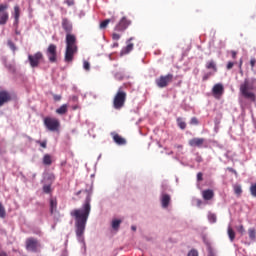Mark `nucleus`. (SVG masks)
I'll list each match as a JSON object with an SVG mask.
<instances>
[{
  "instance_id": "1",
  "label": "nucleus",
  "mask_w": 256,
  "mask_h": 256,
  "mask_svg": "<svg viewBox=\"0 0 256 256\" xmlns=\"http://www.w3.org/2000/svg\"><path fill=\"white\" fill-rule=\"evenodd\" d=\"M83 193L86 196L85 203L82 208L71 211V216L75 218L76 235L81 239L84 235L86 224L91 212V192L88 190L79 191L77 195Z\"/></svg>"
},
{
  "instance_id": "2",
  "label": "nucleus",
  "mask_w": 256,
  "mask_h": 256,
  "mask_svg": "<svg viewBox=\"0 0 256 256\" xmlns=\"http://www.w3.org/2000/svg\"><path fill=\"white\" fill-rule=\"evenodd\" d=\"M62 27L67 34L64 60L66 63H72L74 56L78 53L77 38L72 34L73 25L67 18H63Z\"/></svg>"
},
{
  "instance_id": "3",
  "label": "nucleus",
  "mask_w": 256,
  "mask_h": 256,
  "mask_svg": "<svg viewBox=\"0 0 256 256\" xmlns=\"http://www.w3.org/2000/svg\"><path fill=\"white\" fill-rule=\"evenodd\" d=\"M256 83V78H252L250 80L245 79L244 82L240 85L239 91L240 94L245 98L252 102H256V94L251 92L254 90V85Z\"/></svg>"
},
{
  "instance_id": "4",
  "label": "nucleus",
  "mask_w": 256,
  "mask_h": 256,
  "mask_svg": "<svg viewBox=\"0 0 256 256\" xmlns=\"http://www.w3.org/2000/svg\"><path fill=\"white\" fill-rule=\"evenodd\" d=\"M127 100V93L122 90V88L118 89V92H116V95H114V100L112 102V105L114 109L120 110L125 106V102Z\"/></svg>"
},
{
  "instance_id": "5",
  "label": "nucleus",
  "mask_w": 256,
  "mask_h": 256,
  "mask_svg": "<svg viewBox=\"0 0 256 256\" xmlns=\"http://www.w3.org/2000/svg\"><path fill=\"white\" fill-rule=\"evenodd\" d=\"M44 125L51 132H59L61 127L60 121L54 117L44 118Z\"/></svg>"
},
{
  "instance_id": "6",
  "label": "nucleus",
  "mask_w": 256,
  "mask_h": 256,
  "mask_svg": "<svg viewBox=\"0 0 256 256\" xmlns=\"http://www.w3.org/2000/svg\"><path fill=\"white\" fill-rule=\"evenodd\" d=\"M46 55L50 63H57L58 61L57 46L54 44H50L48 49L46 50Z\"/></svg>"
},
{
  "instance_id": "7",
  "label": "nucleus",
  "mask_w": 256,
  "mask_h": 256,
  "mask_svg": "<svg viewBox=\"0 0 256 256\" xmlns=\"http://www.w3.org/2000/svg\"><path fill=\"white\" fill-rule=\"evenodd\" d=\"M173 78V74L160 76L158 79H156V86L159 88H166L171 82H173Z\"/></svg>"
},
{
  "instance_id": "8",
  "label": "nucleus",
  "mask_w": 256,
  "mask_h": 256,
  "mask_svg": "<svg viewBox=\"0 0 256 256\" xmlns=\"http://www.w3.org/2000/svg\"><path fill=\"white\" fill-rule=\"evenodd\" d=\"M43 59H44V56L41 52H37L34 55L28 56V60L32 68H37Z\"/></svg>"
},
{
  "instance_id": "9",
  "label": "nucleus",
  "mask_w": 256,
  "mask_h": 256,
  "mask_svg": "<svg viewBox=\"0 0 256 256\" xmlns=\"http://www.w3.org/2000/svg\"><path fill=\"white\" fill-rule=\"evenodd\" d=\"M25 244L26 249L31 252H37L40 247L39 241L34 237L27 238Z\"/></svg>"
},
{
  "instance_id": "10",
  "label": "nucleus",
  "mask_w": 256,
  "mask_h": 256,
  "mask_svg": "<svg viewBox=\"0 0 256 256\" xmlns=\"http://www.w3.org/2000/svg\"><path fill=\"white\" fill-rule=\"evenodd\" d=\"M130 25L131 21L128 20L126 17H122V19H120V22L116 24V27H114V31L124 32Z\"/></svg>"
},
{
  "instance_id": "11",
  "label": "nucleus",
  "mask_w": 256,
  "mask_h": 256,
  "mask_svg": "<svg viewBox=\"0 0 256 256\" xmlns=\"http://www.w3.org/2000/svg\"><path fill=\"white\" fill-rule=\"evenodd\" d=\"M212 94L216 99H220L224 94V86L220 83L215 84L212 88Z\"/></svg>"
},
{
  "instance_id": "12",
  "label": "nucleus",
  "mask_w": 256,
  "mask_h": 256,
  "mask_svg": "<svg viewBox=\"0 0 256 256\" xmlns=\"http://www.w3.org/2000/svg\"><path fill=\"white\" fill-rule=\"evenodd\" d=\"M12 100V96L8 91H0V107L4 104L10 102Z\"/></svg>"
},
{
  "instance_id": "13",
  "label": "nucleus",
  "mask_w": 256,
  "mask_h": 256,
  "mask_svg": "<svg viewBox=\"0 0 256 256\" xmlns=\"http://www.w3.org/2000/svg\"><path fill=\"white\" fill-rule=\"evenodd\" d=\"M205 139L204 138H192L188 141V145L191 147L202 148L204 146Z\"/></svg>"
},
{
  "instance_id": "14",
  "label": "nucleus",
  "mask_w": 256,
  "mask_h": 256,
  "mask_svg": "<svg viewBox=\"0 0 256 256\" xmlns=\"http://www.w3.org/2000/svg\"><path fill=\"white\" fill-rule=\"evenodd\" d=\"M7 9V6L5 5H0V24L4 25L6 24L7 20H8V13L5 12V10Z\"/></svg>"
},
{
  "instance_id": "15",
  "label": "nucleus",
  "mask_w": 256,
  "mask_h": 256,
  "mask_svg": "<svg viewBox=\"0 0 256 256\" xmlns=\"http://www.w3.org/2000/svg\"><path fill=\"white\" fill-rule=\"evenodd\" d=\"M160 202L162 203V208H168L171 202V196L168 194H162V198L160 199Z\"/></svg>"
},
{
  "instance_id": "16",
  "label": "nucleus",
  "mask_w": 256,
  "mask_h": 256,
  "mask_svg": "<svg viewBox=\"0 0 256 256\" xmlns=\"http://www.w3.org/2000/svg\"><path fill=\"white\" fill-rule=\"evenodd\" d=\"M214 191L211 189H206L202 191V198L204 200H211L214 198Z\"/></svg>"
},
{
  "instance_id": "17",
  "label": "nucleus",
  "mask_w": 256,
  "mask_h": 256,
  "mask_svg": "<svg viewBox=\"0 0 256 256\" xmlns=\"http://www.w3.org/2000/svg\"><path fill=\"white\" fill-rule=\"evenodd\" d=\"M112 139H114L115 143L118 145H125L127 143V141L124 138H122L120 135L116 133H112Z\"/></svg>"
},
{
  "instance_id": "18",
  "label": "nucleus",
  "mask_w": 256,
  "mask_h": 256,
  "mask_svg": "<svg viewBox=\"0 0 256 256\" xmlns=\"http://www.w3.org/2000/svg\"><path fill=\"white\" fill-rule=\"evenodd\" d=\"M227 234H228L229 240L231 242H233L236 238V233H235V231L233 230V228L231 226H228Z\"/></svg>"
},
{
  "instance_id": "19",
  "label": "nucleus",
  "mask_w": 256,
  "mask_h": 256,
  "mask_svg": "<svg viewBox=\"0 0 256 256\" xmlns=\"http://www.w3.org/2000/svg\"><path fill=\"white\" fill-rule=\"evenodd\" d=\"M67 112H68V105L67 104L62 105L60 108H58L56 110V113L59 114V115H64Z\"/></svg>"
},
{
  "instance_id": "20",
  "label": "nucleus",
  "mask_w": 256,
  "mask_h": 256,
  "mask_svg": "<svg viewBox=\"0 0 256 256\" xmlns=\"http://www.w3.org/2000/svg\"><path fill=\"white\" fill-rule=\"evenodd\" d=\"M176 123H177V126H178L181 130L186 129V127H187V124H186V122L183 120V118H177V119H176Z\"/></svg>"
},
{
  "instance_id": "21",
  "label": "nucleus",
  "mask_w": 256,
  "mask_h": 256,
  "mask_svg": "<svg viewBox=\"0 0 256 256\" xmlns=\"http://www.w3.org/2000/svg\"><path fill=\"white\" fill-rule=\"evenodd\" d=\"M248 236L251 241H256V229L255 228H249L248 229Z\"/></svg>"
},
{
  "instance_id": "22",
  "label": "nucleus",
  "mask_w": 256,
  "mask_h": 256,
  "mask_svg": "<svg viewBox=\"0 0 256 256\" xmlns=\"http://www.w3.org/2000/svg\"><path fill=\"white\" fill-rule=\"evenodd\" d=\"M57 210V200L51 199L50 200V211L53 214Z\"/></svg>"
},
{
  "instance_id": "23",
  "label": "nucleus",
  "mask_w": 256,
  "mask_h": 256,
  "mask_svg": "<svg viewBox=\"0 0 256 256\" xmlns=\"http://www.w3.org/2000/svg\"><path fill=\"white\" fill-rule=\"evenodd\" d=\"M134 48V44L130 43L126 45V48L122 49V54H129Z\"/></svg>"
},
{
  "instance_id": "24",
  "label": "nucleus",
  "mask_w": 256,
  "mask_h": 256,
  "mask_svg": "<svg viewBox=\"0 0 256 256\" xmlns=\"http://www.w3.org/2000/svg\"><path fill=\"white\" fill-rule=\"evenodd\" d=\"M206 69H212L213 71L217 72V66L214 61L207 62Z\"/></svg>"
},
{
  "instance_id": "25",
  "label": "nucleus",
  "mask_w": 256,
  "mask_h": 256,
  "mask_svg": "<svg viewBox=\"0 0 256 256\" xmlns=\"http://www.w3.org/2000/svg\"><path fill=\"white\" fill-rule=\"evenodd\" d=\"M233 190H234L235 195H237L238 197L241 196V194L243 192L242 187L240 185H234Z\"/></svg>"
},
{
  "instance_id": "26",
  "label": "nucleus",
  "mask_w": 256,
  "mask_h": 256,
  "mask_svg": "<svg viewBox=\"0 0 256 256\" xmlns=\"http://www.w3.org/2000/svg\"><path fill=\"white\" fill-rule=\"evenodd\" d=\"M14 17H15V21L18 23L19 18H20V8H19V6L14 7Z\"/></svg>"
},
{
  "instance_id": "27",
  "label": "nucleus",
  "mask_w": 256,
  "mask_h": 256,
  "mask_svg": "<svg viewBox=\"0 0 256 256\" xmlns=\"http://www.w3.org/2000/svg\"><path fill=\"white\" fill-rule=\"evenodd\" d=\"M43 163L50 166L52 164V158L49 154H46L43 158Z\"/></svg>"
},
{
  "instance_id": "28",
  "label": "nucleus",
  "mask_w": 256,
  "mask_h": 256,
  "mask_svg": "<svg viewBox=\"0 0 256 256\" xmlns=\"http://www.w3.org/2000/svg\"><path fill=\"white\" fill-rule=\"evenodd\" d=\"M6 217V209L3 206V204L0 202V218H5Z\"/></svg>"
},
{
  "instance_id": "29",
  "label": "nucleus",
  "mask_w": 256,
  "mask_h": 256,
  "mask_svg": "<svg viewBox=\"0 0 256 256\" xmlns=\"http://www.w3.org/2000/svg\"><path fill=\"white\" fill-rule=\"evenodd\" d=\"M120 224H121V220H114L112 221V228H114V230H117Z\"/></svg>"
},
{
  "instance_id": "30",
  "label": "nucleus",
  "mask_w": 256,
  "mask_h": 256,
  "mask_svg": "<svg viewBox=\"0 0 256 256\" xmlns=\"http://www.w3.org/2000/svg\"><path fill=\"white\" fill-rule=\"evenodd\" d=\"M208 220H209V222H211V223H216V221H217V216H216L215 214H209V215H208Z\"/></svg>"
},
{
  "instance_id": "31",
  "label": "nucleus",
  "mask_w": 256,
  "mask_h": 256,
  "mask_svg": "<svg viewBox=\"0 0 256 256\" xmlns=\"http://www.w3.org/2000/svg\"><path fill=\"white\" fill-rule=\"evenodd\" d=\"M250 193L252 196L256 197V183L250 186Z\"/></svg>"
},
{
  "instance_id": "32",
  "label": "nucleus",
  "mask_w": 256,
  "mask_h": 256,
  "mask_svg": "<svg viewBox=\"0 0 256 256\" xmlns=\"http://www.w3.org/2000/svg\"><path fill=\"white\" fill-rule=\"evenodd\" d=\"M255 66H256V58L252 57V58L250 59L251 71H254Z\"/></svg>"
},
{
  "instance_id": "33",
  "label": "nucleus",
  "mask_w": 256,
  "mask_h": 256,
  "mask_svg": "<svg viewBox=\"0 0 256 256\" xmlns=\"http://www.w3.org/2000/svg\"><path fill=\"white\" fill-rule=\"evenodd\" d=\"M237 232H239L241 235L245 233V228L243 225H239L236 227Z\"/></svg>"
},
{
  "instance_id": "34",
  "label": "nucleus",
  "mask_w": 256,
  "mask_h": 256,
  "mask_svg": "<svg viewBox=\"0 0 256 256\" xmlns=\"http://www.w3.org/2000/svg\"><path fill=\"white\" fill-rule=\"evenodd\" d=\"M110 21L107 19L105 21H103L101 24H100V28L101 29H106L107 26L109 25Z\"/></svg>"
},
{
  "instance_id": "35",
  "label": "nucleus",
  "mask_w": 256,
  "mask_h": 256,
  "mask_svg": "<svg viewBox=\"0 0 256 256\" xmlns=\"http://www.w3.org/2000/svg\"><path fill=\"white\" fill-rule=\"evenodd\" d=\"M187 256H199V253L197 250L192 249L188 252Z\"/></svg>"
},
{
  "instance_id": "36",
  "label": "nucleus",
  "mask_w": 256,
  "mask_h": 256,
  "mask_svg": "<svg viewBox=\"0 0 256 256\" xmlns=\"http://www.w3.org/2000/svg\"><path fill=\"white\" fill-rule=\"evenodd\" d=\"M199 121L196 117L191 118L190 125H198Z\"/></svg>"
},
{
  "instance_id": "37",
  "label": "nucleus",
  "mask_w": 256,
  "mask_h": 256,
  "mask_svg": "<svg viewBox=\"0 0 256 256\" xmlns=\"http://www.w3.org/2000/svg\"><path fill=\"white\" fill-rule=\"evenodd\" d=\"M197 181L201 182L203 181V173L202 172H198L196 175Z\"/></svg>"
},
{
  "instance_id": "38",
  "label": "nucleus",
  "mask_w": 256,
  "mask_h": 256,
  "mask_svg": "<svg viewBox=\"0 0 256 256\" xmlns=\"http://www.w3.org/2000/svg\"><path fill=\"white\" fill-rule=\"evenodd\" d=\"M43 191L47 194H49L51 192V186L50 185H45L43 187Z\"/></svg>"
},
{
  "instance_id": "39",
  "label": "nucleus",
  "mask_w": 256,
  "mask_h": 256,
  "mask_svg": "<svg viewBox=\"0 0 256 256\" xmlns=\"http://www.w3.org/2000/svg\"><path fill=\"white\" fill-rule=\"evenodd\" d=\"M234 65H235L234 62H228L227 65H226V69L231 70V69H233Z\"/></svg>"
},
{
  "instance_id": "40",
  "label": "nucleus",
  "mask_w": 256,
  "mask_h": 256,
  "mask_svg": "<svg viewBox=\"0 0 256 256\" xmlns=\"http://www.w3.org/2000/svg\"><path fill=\"white\" fill-rule=\"evenodd\" d=\"M65 3H66L69 7H71V6H74V5H75L74 0H66V1H65Z\"/></svg>"
},
{
  "instance_id": "41",
  "label": "nucleus",
  "mask_w": 256,
  "mask_h": 256,
  "mask_svg": "<svg viewBox=\"0 0 256 256\" xmlns=\"http://www.w3.org/2000/svg\"><path fill=\"white\" fill-rule=\"evenodd\" d=\"M37 143L40 144L41 147L47 148V141H43V142L37 141Z\"/></svg>"
},
{
  "instance_id": "42",
  "label": "nucleus",
  "mask_w": 256,
  "mask_h": 256,
  "mask_svg": "<svg viewBox=\"0 0 256 256\" xmlns=\"http://www.w3.org/2000/svg\"><path fill=\"white\" fill-rule=\"evenodd\" d=\"M195 161L198 162V163L203 162L202 156H200L199 154H197V156H196V158H195Z\"/></svg>"
},
{
  "instance_id": "43",
  "label": "nucleus",
  "mask_w": 256,
  "mask_h": 256,
  "mask_svg": "<svg viewBox=\"0 0 256 256\" xmlns=\"http://www.w3.org/2000/svg\"><path fill=\"white\" fill-rule=\"evenodd\" d=\"M121 38V36L119 35V34H117V33H114V34H112V39H114V40H119Z\"/></svg>"
},
{
  "instance_id": "44",
  "label": "nucleus",
  "mask_w": 256,
  "mask_h": 256,
  "mask_svg": "<svg viewBox=\"0 0 256 256\" xmlns=\"http://www.w3.org/2000/svg\"><path fill=\"white\" fill-rule=\"evenodd\" d=\"M84 69L87 70V71L90 70V63L89 62H87V61L84 62Z\"/></svg>"
},
{
  "instance_id": "45",
  "label": "nucleus",
  "mask_w": 256,
  "mask_h": 256,
  "mask_svg": "<svg viewBox=\"0 0 256 256\" xmlns=\"http://www.w3.org/2000/svg\"><path fill=\"white\" fill-rule=\"evenodd\" d=\"M53 98L55 101H60L62 99V96L61 95H53Z\"/></svg>"
},
{
  "instance_id": "46",
  "label": "nucleus",
  "mask_w": 256,
  "mask_h": 256,
  "mask_svg": "<svg viewBox=\"0 0 256 256\" xmlns=\"http://www.w3.org/2000/svg\"><path fill=\"white\" fill-rule=\"evenodd\" d=\"M227 170L235 175H238L237 171L234 170L233 168L227 167Z\"/></svg>"
},
{
  "instance_id": "47",
  "label": "nucleus",
  "mask_w": 256,
  "mask_h": 256,
  "mask_svg": "<svg viewBox=\"0 0 256 256\" xmlns=\"http://www.w3.org/2000/svg\"><path fill=\"white\" fill-rule=\"evenodd\" d=\"M231 57H232V59H236L237 58V52L236 51H231Z\"/></svg>"
},
{
  "instance_id": "48",
  "label": "nucleus",
  "mask_w": 256,
  "mask_h": 256,
  "mask_svg": "<svg viewBox=\"0 0 256 256\" xmlns=\"http://www.w3.org/2000/svg\"><path fill=\"white\" fill-rule=\"evenodd\" d=\"M176 149H178V151L183 150V145L177 144L174 146Z\"/></svg>"
},
{
  "instance_id": "49",
  "label": "nucleus",
  "mask_w": 256,
  "mask_h": 256,
  "mask_svg": "<svg viewBox=\"0 0 256 256\" xmlns=\"http://www.w3.org/2000/svg\"><path fill=\"white\" fill-rule=\"evenodd\" d=\"M116 17L115 16H112V18L110 19H107L108 21H110V23H115L116 22Z\"/></svg>"
},
{
  "instance_id": "50",
  "label": "nucleus",
  "mask_w": 256,
  "mask_h": 256,
  "mask_svg": "<svg viewBox=\"0 0 256 256\" xmlns=\"http://www.w3.org/2000/svg\"><path fill=\"white\" fill-rule=\"evenodd\" d=\"M209 77H210V74H206V75L203 76L202 80H203V81H206V80L209 79Z\"/></svg>"
},
{
  "instance_id": "51",
  "label": "nucleus",
  "mask_w": 256,
  "mask_h": 256,
  "mask_svg": "<svg viewBox=\"0 0 256 256\" xmlns=\"http://www.w3.org/2000/svg\"><path fill=\"white\" fill-rule=\"evenodd\" d=\"M242 66H243V60H242V59H240V61H239V65H238V67H239V69H240V70L242 69Z\"/></svg>"
},
{
  "instance_id": "52",
  "label": "nucleus",
  "mask_w": 256,
  "mask_h": 256,
  "mask_svg": "<svg viewBox=\"0 0 256 256\" xmlns=\"http://www.w3.org/2000/svg\"><path fill=\"white\" fill-rule=\"evenodd\" d=\"M196 204H197V206H201V205H202V200L197 199V200H196Z\"/></svg>"
},
{
  "instance_id": "53",
  "label": "nucleus",
  "mask_w": 256,
  "mask_h": 256,
  "mask_svg": "<svg viewBox=\"0 0 256 256\" xmlns=\"http://www.w3.org/2000/svg\"><path fill=\"white\" fill-rule=\"evenodd\" d=\"M10 71H12V72H14L15 71V69H14V67L13 66H11V65H9V66H6Z\"/></svg>"
},
{
  "instance_id": "54",
  "label": "nucleus",
  "mask_w": 256,
  "mask_h": 256,
  "mask_svg": "<svg viewBox=\"0 0 256 256\" xmlns=\"http://www.w3.org/2000/svg\"><path fill=\"white\" fill-rule=\"evenodd\" d=\"M0 256H8L6 252L2 251L0 252Z\"/></svg>"
},
{
  "instance_id": "55",
  "label": "nucleus",
  "mask_w": 256,
  "mask_h": 256,
  "mask_svg": "<svg viewBox=\"0 0 256 256\" xmlns=\"http://www.w3.org/2000/svg\"><path fill=\"white\" fill-rule=\"evenodd\" d=\"M10 44V47L13 49V50H15V46H14V44L13 43H9Z\"/></svg>"
},
{
  "instance_id": "56",
  "label": "nucleus",
  "mask_w": 256,
  "mask_h": 256,
  "mask_svg": "<svg viewBox=\"0 0 256 256\" xmlns=\"http://www.w3.org/2000/svg\"><path fill=\"white\" fill-rule=\"evenodd\" d=\"M132 230H133V231H136V230H137V227H136V226H132Z\"/></svg>"
},
{
  "instance_id": "57",
  "label": "nucleus",
  "mask_w": 256,
  "mask_h": 256,
  "mask_svg": "<svg viewBox=\"0 0 256 256\" xmlns=\"http://www.w3.org/2000/svg\"><path fill=\"white\" fill-rule=\"evenodd\" d=\"M208 256H215L214 253L210 252Z\"/></svg>"
},
{
  "instance_id": "58",
  "label": "nucleus",
  "mask_w": 256,
  "mask_h": 256,
  "mask_svg": "<svg viewBox=\"0 0 256 256\" xmlns=\"http://www.w3.org/2000/svg\"><path fill=\"white\" fill-rule=\"evenodd\" d=\"M78 108H79L78 106H74V107H73L74 110H77Z\"/></svg>"
},
{
  "instance_id": "59",
  "label": "nucleus",
  "mask_w": 256,
  "mask_h": 256,
  "mask_svg": "<svg viewBox=\"0 0 256 256\" xmlns=\"http://www.w3.org/2000/svg\"><path fill=\"white\" fill-rule=\"evenodd\" d=\"M73 99H74V100H77L78 98H77V97H74Z\"/></svg>"
},
{
  "instance_id": "60",
  "label": "nucleus",
  "mask_w": 256,
  "mask_h": 256,
  "mask_svg": "<svg viewBox=\"0 0 256 256\" xmlns=\"http://www.w3.org/2000/svg\"><path fill=\"white\" fill-rule=\"evenodd\" d=\"M133 39L132 38H130V40H128V41H132Z\"/></svg>"
},
{
  "instance_id": "61",
  "label": "nucleus",
  "mask_w": 256,
  "mask_h": 256,
  "mask_svg": "<svg viewBox=\"0 0 256 256\" xmlns=\"http://www.w3.org/2000/svg\"><path fill=\"white\" fill-rule=\"evenodd\" d=\"M255 107H256V103H255Z\"/></svg>"
}]
</instances>
